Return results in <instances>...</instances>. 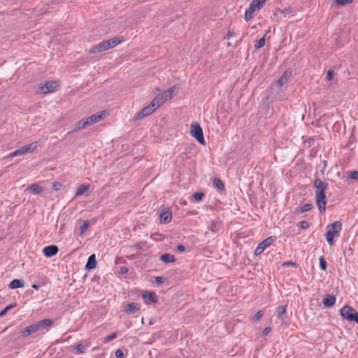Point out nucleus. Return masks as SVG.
I'll return each instance as SVG.
<instances>
[{
  "mask_svg": "<svg viewBox=\"0 0 358 358\" xmlns=\"http://www.w3.org/2000/svg\"><path fill=\"white\" fill-rule=\"evenodd\" d=\"M314 187L316 189L315 191V202L321 213L326 211V205L327 203V199L326 196V190L328 187V184L322 181L320 178H317L314 182Z\"/></svg>",
  "mask_w": 358,
  "mask_h": 358,
  "instance_id": "nucleus-1",
  "label": "nucleus"
},
{
  "mask_svg": "<svg viewBox=\"0 0 358 358\" xmlns=\"http://www.w3.org/2000/svg\"><path fill=\"white\" fill-rule=\"evenodd\" d=\"M124 41V38L122 36H116L110 40L103 41L96 45L92 47V48L89 50L90 54H94L96 52H102L107 50H109L117 45L121 43Z\"/></svg>",
  "mask_w": 358,
  "mask_h": 358,
  "instance_id": "nucleus-2",
  "label": "nucleus"
},
{
  "mask_svg": "<svg viewBox=\"0 0 358 358\" xmlns=\"http://www.w3.org/2000/svg\"><path fill=\"white\" fill-rule=\"evenodd\" d=\"M342 230V223L340 221H336L327 227V233L325 234L327 243L330 245L334 243V238L338 236Z\"/></svg>",
  "mask_w": 358,
  "mask_h": 358,
  "instance_id": "nucleus-3",
  "label": "nucleus"
},
{
  "mask_svg": "<svg viewBox=\"0 0 358 358\" xmlns=\"http://www.w3.org/2000/svg\"><path fill=\"white\" fill-rule=\"evenodd\" d=\"M341 315L350 322H355L358 324V313L350 306H344L340 310Z\"/></svg>",
  "mask_w": 358,
  "mask_h": 358,
  "instance_id": "nucleus-4",
  "label": "nucleus"
},
{
  "mask_svg": "<svg viewBox=\"0 0 358 358\" xmlns=\"http://www.w3.org/2000/svg\"><path fill=\"white\" fill-rule=\"evenodd\" d=\"M190 134L194 137L199 143L203 145H206V141L203 137V132L200 124L194 122L190 125Z\"/></svg>",
  "mask_w": 358,
  "mask_h": 358,
  "instance_id": "nucleus-5",
  "label": "nucleus"
},
{
  "mask_svg": "<svg viewBox=\"0 0 358 358\" xmlns=\"http://www.w3.org/2000/svg\"><path fill=\"white\" fill-rule=\"evenodd\" d=\"M59 87V83L55 80L46 81L39 85V90L42 94H48L56 91Z\"/></svg>",
  "mask_w": 358,
  "mask_h": 358,
  "instance_id": "nucleus-6",
  "label": "nucleus"
},
{
  "mask_svg": "<svg viewBox=\"0 0 358 358\" xmlns=\"http://www.w3.org/2000/svg\"><path fill=\"white\" fill-rule=\"evenodd\" d=\"M276 240L275 236H269L263 241H262L255 250V255L258 256L261 255L264 250L271 245Z\"/></svg>",
  "mask_w": 358,
  "mask_h": 358,
  "instance_id": "nucleus-7",
  "label": "nucleus"
},
{
  "mask_svg": "<svg viewBox=\"0 0 358 358\" xmlns=\"http://www.w3.org/2000/svg\"><path fill=\"white\" fill-rule=\"evenodd\" d=\"M154 106V103H150L148 106L143 108L136 114V115L134 117V120H141L153 113L157 110Z\"/></svg>",
  "mask_w": 358,
  "mask_h": 358,
  "instance_id": "nucleus-8",
  "label": "nucleus"
},
{
  "mask_svg": "<svg viewBox=\"0 0 358 358\" xmlns=\"http://www.w3.org/2000/svg\"><path fill=\"white\" fill-rule=\"evenodd\" d=\"M59 252V248L55 245L46 246L43 248V252L46 257H52Z\"/></svg>",
  "mask_w": 358,
  "mask_h": 358,
  "instance_id": "nucleus-9",
  "label": "nucleus"
},
{
  "mask_svg": "<svg viewBox=\"0 0 358 358\" xmlns=\"http://www.w3.org/2000/svg\"><path fill=\"white\" fill-rule=\"evenodd\" d=\"M104 111L99 112L87 117L85 120L87 121V126H90L94 123H96L103 119Z\"/></svg>",
  "mask_w": 358,
  "mask_h": 358,
  "instance_id": "nucleus-10",
  "label": "nucleus"
},
{
  "mask_svg": "<svg viewBox=\"0 0 358 358\" xmlns=\"http://www.w3.org/2000/svg\"><path fill=\"white\" fill-rule=\"evenodd\" d=\"M142 297L146 303H148V301L152 303H157L158 301L157 296L153 292L145 291L142 294Z\"/></svg>",
  "mask_w": 358,
  "mask_h": 358,
  "instance_id": "nucleus-11",
  "label": "nucleus"
},
{
  "mask_svg": "<svg viewBox=\"0 0 358 358\" xmlns=\"http://www.w3.org/2000/svg\"><path fill=\"white\" fill-rule=\"evenodd\" d=\"M222 227L221 221L219 220H211L208 227V229L213 233H218Z\"/></svg>",
  "mask_w": 358,
  "mask_h": 358,
  "instance_id": "nucleus-12",
  "label": "nucleus"
},
{
  "mask_svg": "<svg viewBox=\"0 0 358 358\" xmlns=\"http://www.w3.org/2000/svg\"><path fill=\"white\" fill-rule=\"evenodd\" d=\"M172 213L169 210H164L160 213L161 223L168 224L171 222Z\"/></svg>",
  "mask_w": 358,
  "mask_h": 358,
  "instance_id": "nucleus-13",
  "label": "nucleus"
},
{
  "mask_svg": "<svg viewBox=\"0 0 358 358\" xmlns=\"http://www.w3.org/2000/svg\"><path fill=\"white\" fill-rule=\"evenodd\" d=\"M90 185H85L82 184L80 185L76 192V196H79L83 194H85L86 196L89 195V191H90Z\"/></svg>",
  "mask_w": 358,
  "mask_h": 358,
  "instance_id": "nucleus-14",
  "label": "nucleus"
},
{
  "mask_svg": "<svg viewBox=\"0 0 358 358\" xmlns=\"http://www.w3.org/2000/svg\"><path fill=\"white\" fill-rule=\"evenodd\" d=\"M165 101H166L164 94L161 93L158 94L150 103H154L155 108L157 109Z\"/></svg>",
  "mask_w": 358,
  "mask_h": 358,
  "instance_id": "nucleus-15",
  "label": "nucleus"
},
{
  "mask_svg": "<svg viewBox=\"0 0 358 358\" xmlns=\"http://www.w3.org/2000/svg\"><path fill=\"white\" fill-rule=\"evenodd\" d=\"M322 303L326 307H331L336 303V297L334 295L327 294L323 299Z\"/></svg>",
  "mask_w": 358,
  "mask_h": 358,
  "instance_id": "nucleus-16",
  "label": "nucleus"
},
{
  "mask_svg": "<svg viewBox=\"0 0 358 358\" xmlns=\"http://www.w3.org/2000/svg\"><path fill=\"white\" fill-rule=\"evenodd\" d=\"M96 257H95V255L93 254L89 257L85 268V270L90 271L92 269H94L96 267Z\"/></svg>",
  "mask_w": 358,
  "mask_h": 358,
  "instance_id": "nucleus-17",
  "label": "nucleus"
},
{
  "mask_svg": "<svg viewBox=\"0 0 358 358\" xmlns=\"http://www.w3.org/2000/svg\"><path fill=\"white\" fill-rule=\"evenodd\" d=\"M38 147V142L35 141L22 147L24 154L33 152Z\"/></svg>",
  "mask_w": 358,
  "mask_h": 358,
  "instance_id": "nucleus-18",
  "label": "nucleus"
},
{
  "mask_svg": "<svg viewBox=\"0 0 358 358\" xmlns=\"http://www.w3.org/2000/svg\"><path fill=\"white\" fill-rule=\"evenodd\" d=\"M292 75V72L289 71H286L284 72V73L282 75V76L277 80L278 85L281 87L285 83L287 82L289 78H290Z\"/></svg>",
  "mask_w": 358,
  "mask_h": 358,
  "instance_id": "nucleus-19",
  "label": "nucleus"
},
{
  "mask_svg": "<svg viewBox=\"0 0 358 358\" xmlns=\"http://www.w3.org/2000/svg\"><path fill=\"white\" fill-rule=\"evenodd\" d=\"M287 305L279 306L276 308V311H277V313H278V316L277 317L281 321H284L285 320V315L286 314V312H287Z\"/></svg>",
  "mask_w": 358,
  "mask_h": 358,
  "instance_id": "nucleus-20",
  "label": "nucleus"
},
{
  "mask_svg": "<svg viewBox=\"0 0 358 358\" xmlns=\"http://www.w3.org/2000/svg\"><path fill=\"white\" fill-rule=\"evenodd\" d=\"M312 208H313V205L311 203H305V204L296 208L295 210V213L297 214H301L305 212L310 210Z\"/></svg>",
  "mask_w": 358,
  "mask_h": 358,
  "instance_id": "nucleus-21",
  "label": "nucleus"
},
{
  "mask_svg": "<svg viewBox=\"0 0 358 358\" xmlns=\"http://www.w3.org/2000/svg\"><path fill=\"white\" fill-rule=\"evenodd\" d=\"M87 127H88L87 124V121L85 120V119H82L73 126L72 131H77L78 130L85 129Z\"/></svg>",
  "mask_w": 358,
  "mask_h": 358,
  "instance_id": "nucleus-22",
  "label": "nucleus"
},
{
  "mask_svg": "<svg viewBox=\"0 0 358 358\" xmlns=\"http://www.w3.org/2000/svg\"><path fill=\"white\" fill-rule=\"evenodd\" d=\"M36 323L38 325L39 330H40L41 329L52 326L54 324V322L51 319H44V320H41L37 322Z\"/></svg>",
  "mask_w": 358,
  "mask_h": 358,
  "instance_id": "nucleus-23",
  "label": "nucleus"
},
{
  "mask_svg": "<svg viewBox=\"0 0 358 358\" xmlns=\"http://www.w3.org/2000/svg\"><path fill=\"white\" fill-rule=\"evenodd\" d=\"M256 9L250 5L249 8L245 12V21H250L254 18V13L256 12Z\"/></svg>",
  "mask_w": 358,
  "mask_h": 358,
  "instance_id": "nucleus-24",
  "label": "nucleus"
},
{
  "mask_svg": "<svg viewBox=\"0 0 358 358\" xmlns=\"http://www.w3.org/2000/svg\"><path fill=\"white\" fill-rule=\"evenodd\" d=\"M160 260L164 263H173L176 261L175 257L169 253H165L161 255Z\"/></svg>",
  "mask_w": 358,
  "mask_h": 358,
  "instance_id": "nucleus-25",
  "label": "nucleus"
},
{
  "mask_svg": "<svg viewBox=\"0 0 358 358\" xmlns=\"http://www.w3.org/2000/svg\"><path fill=\"white\" fill-rule=\"evenodd\" d=\"M24 287V282L21 280L14 279L8 285L10 289H14L17 288H21Z\"/></svg>",
  "mask_w": 358,
  "mask_h": 358,
  "instance_id": "nucleus-26",
  "label": "nucleus"
},
{
  "mask_svg": "<svg viewBox=\"0 0 358 358\" xmlns=\"http://www.w3.org/2000/svg\"><path fill=\"white\" fill-rule=\"evenodd\" d=\"M140 310V306L138 303H129L127 306V308L125 309V311L127 313H133L137 310Z\"/></svg>",
  "mask_w": 358,
  "mask_h": 358,
  "instance_id": "nucleus-27",
  "label": "nucleus"
},
{
  "mask_svg": "<svg viewBox=\"0 0 358 358\" xmlns=\"http://www.w3.org/2000/svg\"><path fill=\"white\" fill-rule=\"evenodd\" d=\"M31 192H32L35 194H38L41 193L43 190V187L36 183L31 184L29 187Z\"/></svg>",
  "mask_w": 358,
  "mask_h": 358,
  "instance_id": "nucleus-28",
  "label": "nucleus"
},
{
  "mask_svg": "<svg viewBox=\"0 0 358 358\" xmlns=\"http://www.w3.org/2000/svg\"><path fill=\"white\" fill-rule=\"evenodd\" d=\"M213 183L214 186L216 187L219 190L224 189V187H225L224 184L220 179L217 178H214Z\"/></svg>",
  "mask_w": 358,
  "mask_h": 358,
  "instance_id": "nucleus-29",
  "label": "nucleus"
},
{
  "mask_svg": "<svg viewBox=\"0 0 358 358\" xmlns=\"http://www.w3.org/2000/svg\"><path fill=\"white\" fill-rule=\"evenodd\" d=\"M250 5L255 8L256 10H259L264 6V4L259 0H252Z\"/></svg>",
  "mask_w": 358,
  "mask_h": 358,
  "instance_id": "nucleus-30",
  "label": "nucleus"
},
{
  "mask_svg": "<svg viewBox=\"0 0 358 358\" xmlns=\"http://www.w3.org/2000/svg\"><path fill=\"white\" fill-rule=\"evenodd\" d=\"M174 87L175 86L169 88L168 90H165L162 92V94H164V96L166 97V99H167L168 98L169 99H171L172 96H173V92H174Z\"/></svg>",
  "mask_w": 358,
  "mask_h": 358,
  "instance_id": "nucleus-31",
  "label": "nucleus"
},
{
  "mask_svg": "<svg viewBox=\"0 0 358 358\" xmlns=\"http://www.w3.org/2000/svg\"><path fill=\"white\" fill-rule=\"evenodd\" d=\"M24 155V151L22 150V147H21L20 148L10 153L8 157H17V156H20V155Z\"/></svg>",
  "mask_w": 358,
  "mask_h": 358,
  "instance_id": "nucleus-32",
  "label": "nucleus"
},
{
  "mask_svg": "<svg viewBox=\"0 0 358 358\" xmlns=\"http://www.w3.org/2000/svg\"><path fill=\"white\" fill-rule=\"evenodd\" d=\"M16 306V303H12L7 306L3 310L0 312V317L4 316L8 310Z\"/></svg>",
  "mask_w": 358,
  "mask_h": 358,
  "instance_id": "nucleus-33",
  "label": "nucleus"
},
{
  "mask_svg": "<svg viewBox=\"0 0 358 358\" xmlns=\"http://www.w3.org/2000/svg\"><path fill=\"white\" fill-rule=\"evenodd\" d=\"M264 45H265V36H263L259 41H257L256 44L255 45V48L256 50L259 49V48L264 47Z\"/></svg>",
  "mask_w": 358,
  "mask_h": 358,
  "instance_id": "nucleus-34",
  "label": "nucleus"
},
{
  "mask_svg": "<svg viewBox=\"0 0 358 358\" xmlns=\"http://www.w3.org/2000/svg\"><path fill=\"white\" fill-rule=\"evenodd\" d=\"M192 196L196 201H201L204 197V194L201 192H197L194 193Z\"/></svg>",
  "mask_w": 358,
  "mask_h": 358,
  "instance_id": "nucleus-35",
  "label": "nucleus"
},
{
  "mask_svg": "<svg viewBox=\"0 0 358 358\" xmlns=\"http://www.w3.org/2000/svg\"><path fill=\"white\" fill-rule=\"evenodd\" d=\"M320 267L322 271H326L327 268V263L324 257H320Z\"/></svg>",
  "mask_w": 358,
  "mask_h": 358,
  "instance_id": "nucleus-36",
  "label": "nucleus"
},
{
  "mask_svg": "<svg viewBox=\"0 0 358 358\" xmlns=\"http://www.w3.org/2000/svg\"><path fill=\"white\" fill-rule=\"evenodd\" d=\"M90 223L88 220L83 221V224L80 227V232L84 234L89 227Z\"/></svg>",
  "mask_w": 358,
  "mask_h": 358,
  "instance_id": "nucleus-37",
  "label": "nucleus"
},
{
  "mask_svg": "<svg viewBox=\"0 0 358 358\" xmlns=\"http://www.w3.org/2000/svg\"><path fill=\"white\" fill-rule=\"evenodd\" d=\"M334 3L338 6H345L352 2V0H334Z\"/></svg>",
  "mask_w": 358,
  "mask_h": 358,
  "instance_id": "nucleus-38",
  "label": "nucleus"
},
{
  "mask_svg": "<svg viewBox=\"0 0 358 358\" xmlns=\"http://www.w3.org/2000/svg\"><path fill=\"white\" fill-rule=\"evenodd\" d=\"M20 334L21 336L23 337V338H27V337L29 336L30 335H31V334L30 332V330H29V327H27L26 328L22 329L20 331Z\"/></svg>",
  "mask_w": 358,
  "mask_h": 358,
  "instance_id": "nucleus-39",
  "label": "nucleus"
},
{
  "mask_svg": "<svg viewBox=\"0 0 358 358\" xmlns=\"http://www.w3.org/2000/svg\"><path fill=\"white\" fill-rule=\"evenodd\" d=\"M28 327H29V330H30V332L31 334L39 331V327L36 322L31 325L28 326Z\"/></svg>",
  "mask_w": 358,
  "mask_h": 358,
  "instance_id": "nucleus-40",
  "label": "nucleus"
},
{
  "mask_svg": "<svg viewBox=\"0 0 358 358\" xmlns=\"http://www.w3.org/2000/svg\"><path fill=\"white\" fill-rule=\"evenodd\" d=\"M349 178L353 180H358V171H352L348 173Z\"/></svg>",
  "mask_w": 358,
  "mask_h": 358,
  "instance_id": "nucleus-41",
  "label": "nucleus"
},
{
  "mask_svg": "<svg viewBox=\"0 0 358 358\" xmlns=\"http://www.w3.org/2000/svg\"><path fill=\"white\" fill-rule=\"evenodd\" d=\"M263 315H264V311L259 310L254 315L253 320L255 321H258L262 317Z\"/></svg>",
  "mask_w": 358,
  "mask_h": 358,
  "instance_id": "nucleus-42",
  "label": "nucleus"
},
{
  "mask_svg": "<svg viewBox=\"0 0 358 358\" xmlns=\"http://www.w3.org/2000/svg\"><path fill=\"white\" fill-rule=\"evenodd\" d=\"M78 353L83 354L85 352V347L83 344H78L75 347Z\"/></svg>",
  "mask_w": 358,
  "mask_h": 358,
  "instance_id": "nucleus-43",
  "label": "nucleus"
},
{
  "mask_svg": "<svg viewBox=\"0 0 358 358\" xmlns=\"http://www.w3.org/2000/svg\"><path fill=\"white\" fill-rule=\"evenodd\" d=\"M117 338V334L116 333H113L112 334H110L108 335V336H106L105 338V340H104V343H108L110 341H111L112 340L115 339Z\"/></svg>",
  "mask_w": 358,
  "mask_h": 358,
  "instance_id": "nucleus-44",
  "label": "nucleus"
},
{
  "mask_svg": "<svg viewBox=\"0 0 358 358\" xmlns=\"http://www.w3.org/2000/svg\"><path fill=\"white\" fill-rule=\"evenodd\" d=\"M299 225L303 229H307L310 227V223L307 221H301L299 223Z\"/></svg>",
  "mask_w": 358,
  "mask_h": 358,
  "instance_id": "nucleus-45",
  "label": "nucleus"
},
{
  "mask_svg": "<svg viewBox=\"0 0 358 358\" xmlns=\"http://www.w3.org/2000/svg\"><path fill=\"white\" fill-rule=\"evenodd\" d=\"M335 76V72L333 70H329L327 73V80L328 81H330L333 79L334 76Z\"/></svg>",
  "mask_w": 358,
  "mask_h": 358,
  "instance_id": "nucleus-46",
  "label": "nucleus"
},
{
  "mask_svg": "<svg viewBox=\"0 0 358 358\" xmlns=\"http://www.w3.org/2000/svg\"><path fill=\"white\" fill-rule=\"evenodd\" d=\"M166 281V278L162 276H158L155 278V282L157 284H162Z\"/></svg>",
  "mask_w": 358,
  "mask_h": 358,
  "instance_id": "nucleus-47",
  "label": "nucleus"
},
{
  "mask_svg": "<svg viewBox=\"0 0 358 358\" xmlns=\"http://www.w3.org/2000/svg\"><path fill=\"white\" fill-rule=\"evenodd\" d=\"M115 354L116 358H124V353L121 350H117Z\"/></svg>",
  "mask_w": 358,
  "mask_h": 358,
  "instance_id": "nucleus-48",
  "label": "nucleus"
},
{
  "mask_svg": "<svg viewBox=\"0 0 358 358\" xmlns=\"http://www.w3.org/2000/svg\"><path fill=\"white\" fill-rule=\"evenodd\" d=\"M119 273L122 275L127 274L128 273V268L125 266L120 267Z\"/></svg>",
  "mask_w": 358,
  "mask_h": 358,
  "instance_id": "nucleus-49",
  "label": "nucleus"
},
{
  "mask_svg": "<svg viewBox=\"0 0 358 358\" xmlns=\"http://www.w3.org/2000/svg\"><path fill=\"white\" fill-rule=\"evenodd\" d=\"M271 331V327H265L263 331H262V335L263 336H266L268 333H270Z\"/></svg>",
  "mask_w": 358,
  "mask_h": 358,
  "instance_id": "nucleus-50",
  "label": "nucleus"
},
{
  "mask_svg": "<svg viewBox=\"0 0 358 358\" xmlns=\"http://www.w3.org/2000/svg\"><path fill=\"white\" fill-rule=\"evenodd\" d=\"M281 12L285 14H289V13H292V8L290 7L285 8Z\"/></svg>",
  "mask_w": 358,
  "mask_h": 358,
  "instance_id": "nucleus-51",
  "label": "nucleus"
},
{
  "mask_svg": "<svg viewBox=\"0 0 358 358\" xmlns=\"http://www.w3.org/2000/svg\"><path fill=\"white\" fill-rule=\"evenodd\" d=\"M235 33L234 31V30H229L227 34V36L226 38L227 39H229L231 37H232L233 36H234Z\"/></svg>",
  "mask_w": 358,
  "mask_h": 358,
  "instance_id": "nucleus-52",
  "label": "nucleus"
},
{
  "mask_svg": "<svg viewBox=\"0 0 358 358\" xmlns=\"http://www.w3.org/2000/svg\"><path fill=\"white\" fill-rule=\"evenodd\" d=\"M177 250L179 251V252H184L185 250V247L182 245H178L177 246Z\"/></svg>",
  "mask_w": 358,
  "mask_h": 358,
  "instance_id": "nucleus-53",
  "label": "nucleus"
},
{
  "mask_svg": "<svg viewBox=\"0 0 358 358\" xmlns=\"http://www.w3.org/2000/svg\"><path fill=\"white\" fill-rule=\"evenodd\" d=\"M31 287H32V288H34V289H36V290L39 289V288L41 287V286H40V285H36V284L32 285V286H31Z\"/></svg>",
  "mask_w": 358,
  "mask_h": 358,
  "instance_id": "nucleus-54",
  "label": "nucleus"
},
{
  "mask_svg": "<svg viewBox=\"0 0 358 358\" xmlns=\"http://www.w3.org/2000/svg\"><path fill=\"white\" fill-rule=\"evenodd\" d=\"M264 5L267 0H259Z\"/></svg>",
  "mask_w": 358,
  "mask_h": 358,
  "instance_id": "nucleus-55",
  "label": "nucleus"
},
{
  "mask_svg": "<svg viewBox=\"0 0 358 358\" xmlns=\"http://www.w3.org/2000/svg\"><path fill=\"white\" fill-rule=\"evenodd\" d=\"M323 163H324V168H325V167H326V166H327V162H326V161H324V162H323Z\"/></svg>",
  "mask_w": 358,
  "mask_h": 358,
  "instance_id": "nucleus-56",
  "label": "nucleus"
},
{
  "mask_svg": "<svg viewBox=\"0 0 358 358\" xmlns=\"http://www.w3.org/2000/svg\"><path fill=\"white\" fill-rule=\"evenodd\" d=\"M286 264L292 265L293 263L292 262H287V263H286Z\"/></svg>",
  "mask_w": 358,
  "mask_h": 358,
  "instance_id": "nucleus-57",
  "label": "nucleus"
},
{
  "mask_svg": "<svg viewBox=\"0 0 358 358\" xmlns=\"http://www.w3.org/2000/svg\"><path fill=\"white\" fill-rule=\"evenodd\" d=\"M357 337H358V331H357Z\"/></svg>",
  "mask_w": 358,
  "mask_h": 358,
  "instance_id": "nucleus-58",
  "label": "nucleus"
}]
</instances>
